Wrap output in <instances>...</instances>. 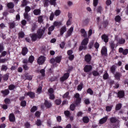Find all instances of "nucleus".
<instances>
[{
  "label": "nucleus",
  "instance_id": "57",
  "mask_svg": "<svg viewBox=\"0 0 128 128\" xmlns=\"http://www.w3.org/2000/svg\"><path fill=\"white\" fill-rule=\"evenodd\" d=\"M50 4L52 6H54L56 4V0H50Z\"/></svg>",
  "mask_w": 128,
  "mask_h": 128
},
{
  "label": "nucleus",
  "instance_id": "12",
  "mask_svg": "<svg viewBox=\"0 0 128 128\" xmlns=\"http://www.w3.org/2000/svg\"><path fill=\"white\" fill-rule=\"evenodd\" d=\"M24 96H28L31 98H34L35 96L34 93L33 92H28L26 93Z\"/></svg>",
  "mask_w": 128,
  "mask_h": 128
},
{
  "label": "nucleus",
  "instance_id": "27",
  "mask_svg": "<svg viewBox=\"0 0 128 128\" xmlns=\"http://www.w3.org/2000/svg\"><path fill=\"white\" fill-rule=\"evenodd\" d=\"M89 120H90V119L88 118L86 116L83 118V122L85 124H88V122Z\"/></svg>",
  "mask_w": 128,
  "mask_h": 128
},
{
  "label": "nucleus",
  "instance_id": "54",
  "mask_svg": "<svg viewBox=\"0 0 128 128\" xmlns=\"http://www.w3.org/2000/svg\"><path fill=\"white\" fill-rule=\"evenodd\" d=\"M54 13H51L50 16V20H54Z\"/></svg>",
  "mask_w": 128,
  "mask_h": 128
},
{
  "label": "nucleus",
  "instance_id": "3",
  "mask_svg": "<svg viewBox=\"0 0 128 128\" xmlns=\"http://www.w3.org/2000/svg\"><path fill=\"white\" fill-rule=\"evenodd\" d=\"M46 30V28H40L38 30L37 34H36L38 36V38H42V34H44V30Z\"/></svg>",
  "mask_w": 128,
  "mask_h": 128
},
{
  "label": "nucleus",
  "instance_id": "14",
  "mask_svg": "<svg viewBox=\"0 0 128 128\" xmlns=\"http://www.w3.org/2000/svg\"><path fill=\"white\" fill-rule=\"evenodd\" d=\"M102 39L104 42H108V36L106 34H104L102 36Z\"/></svg>",
  "mask_w": 128,
  "mask_h": 128
},
{
  "label": "nucleus",
  "instance_id": "32",
  "mask_svg": "<svg viewBox=\"0 0 128 128\" xmlns=\"http://www.w3.org/2000/svg\"><path fill=\"white\" fill-rule=\"evenodd\" d=\"M22 2L21 4L22 6H26L28 4V2H26V0H22Z\"/></svg>",
  "mask_w": 128,
  "mask_h": 128
},
{
  "label": "nucleus",
  "instance_id": "55",
  "mask_svg": "<svg viewBox=\"0 0 128 128\" xmlns=\"http://www.w3.org/2000/svg\"><path fill=\"white\" fill-rule=\"evenodd\" d=\"M4 80H8V74H6L4 76Z\"/></svg>",
  "mask_w": 128,
  "mask_h": 128
},
{
  "label": "nucleus",
  "instance_id": "51",
  "mask_svg": "<svg viewBox=\"0 0 128 128\" xmlns=\"http://www.w3.org/2000/svg\"><path fill=\"white\" fill-rule=\"evenodd\" d=\"M48 94H54V89L52 88H50L48 90Z\"/></svg>",
  "mask_w": 128,
  "mask_h": 128
},
{
  "label": "nucleus",
  "instance_id": "37",
  "mask_svg": "<svg viewBox=\"0 0 128 128\" xmlns=\"http://www.w3.org/2000/svg\"><path fill=\"white\" fill-rule=\"evenodd\" d=\"M34 60V56H30L28 59L29 62H32Z\"/></svg>",
  "mask_w": 128,
  "mask_h": 128
},
{
  "label": "nucleus",
  "instance_id": "63",
  "mask_svg": "<svg viewBox=\"0 0 128 128\" xmlns=\"http://www.w3.org/2000/svg\"><path fill=\"white\" fill-rule=\"evenodd\" d=\"M26 128H30V123L26 122L24 124Z\"/></svg>",
  "mask_w": 128,
  "mask_h": 128
},
{
  "label": "nucleus",
  "instance_id": "47",
  "mask_svg": "<svg viewBox=\"0 0 128 128\" xmlns=\"http://www.w3.org/2000/svg\"><path fill=\"white\" fill-rule=\"evenodd\" d=\"M35 116H36V118H40V112L37 111L35 113Z\"/></svg>",
  "mask_w": 128,
  "mask_h": 128
},
{
  "label": "nucleus",
  "instance_id": "43",
  "mask_svg": "<svg viewBox=\"0 0 128 128\" xmlns=\"http://www.w3.org/2000/svg\"><path fill=\"white\" fill-rule=\"evenodd\" d=\"M72 19H68L66 23V26H70L72 24Z\"/></svg>",
  "mask_w": 128,
  "mask_h": 128
},
{
  "label": "nucleus",
  "instance_id": "13",
  "mask_svg": "<svg viewBox=\"0 0 128 128\" xmlns=\"http://www.w3.org/2000/svg\"><path fill=\"white\" fill-rule=\"evenodd\" d=\"M118 46V43L116 44L114 41L111 42L110 43V48L112 50H114V48Z\"/></svg>",
  "mask_w": 128,
  "mask_h": 128
},
{
  "label": "nucleus",
  "instance_id": "60",
  "mask_svg": "<svg viewBox=\"0 0 128 128\" xmlns=\"http://www.w3.org/2000/svg\"><path fill=\"white\" fill-rule=\"evenodd\" d=\"M82 84H80L78 86V90L80 91L82 90Z\"/></svg>",
  "mask_w": 128,
  "mask_h": 128
},
{
  "label": "nucleus",
  "instance_id": "24",
  "mask_svg": "<svg viewBox=\"0 0 128 128\" xmlns=\"http://www.w3.org/2000/svg\"><path fill=\"white\" fill-rule=\"evenodd\" d=\"M2 94H4V96H8V94H10V91L8 90H2L1 92Z\"/></svg>",
  "mask_w": 128,
  "mask_h": 128
},
{
  "label": "nucleus",
  "instance_id": "40",
  "mask_svg": "<svg viewBox=\"0 0 128 128\" xmlns=\"http://www.w3.org/2000/svg\"><path fill=\"white\" fill-rule=\"evenodd\" d=\"M87 92L88 94H90L91 96L92 95V94H94V92L92 91V89H90V88H89L88 90H87Z\"/></svg>",
  "mask_w": 128,
  "mask_h": 128
},
{
  "label": "nucleus",
  "instance_id": "45",
  "mask_svg": "<svg viewBox=\"0 0 128 128\" xmlns=\"http://www.w3.org/2000/svg\"><path fill=\"white\" fill-rule=\"evenodd\" d=\"M110 120L111 122L114 124V122H116L118 120H116L114 118H110Z\"/></svg>",
  "mask_w": 128,
  "mask_h": 128
},
{
  "label": "nucleus",
  "instance_id": "30",
  "mask_svg": "<svg viewBox=\"0 0 128 128\" xmlns=\"http://www.w3.org/2000/svg\"><path fill=\"white\" fill-rule=\"evenodd\" d=\"M122 108V104H117L116 106V110H120Z\"/></svg>",
  "mask_w": 128,
  "mask_h": 128
},
{
  "label": "nucleus",
  "instance_id": "9",
  "mask_svg": "<svg viewBox=\"0 0 128 128\" xmlns=\"http://www.w3.org/2000/svg\"><path fill=\"white\" fill-rule=\"evenodd\" d=\"M90 70H92V66L88 65L86 66L84 68V72H88Z\"/></svg>",
  "mask_w": 128,
  "mask_h": 128
},
{
  "label": "nucleus",
  "instance_id": "59",
  "mask_svg": "<svg viewBox=\"0 0 128 128\" xmlns=\"http://www.w3.org/2000/svg\"><path fill=\"white\" fill-rule=\"evenodd\" d=\"M68 58H69L70 60H74V56L73 54L70 55L68 56Z\"/></svg>",
  "mask_w": 128,
  "mask_h": 128
},
{
  "label": "nucleus",
  "instance_id": "44",
  "mask_svg": "<svg viewBox=\"0 0 128 128\" xmlns=\"http://www.w3.org/2000/svg\"><path fill=\"white\" fill-rule=\"evenodd\" d=\"M36 126H40L42 124V121L40 120H38L36 121Z\"/></svg>",
  "mask_w": 128,
  "mask_h": 128
},
{
  "label": "nucleus",
  "instance_id": "26",
  "mask_svg": "<svg viewBox=\"0 0 128 128\" xmlns=\"http://www.w3.org/2000/svg\"><path fill=\"white\" fill-rule=\"evenodd\" d=\"M75 98L77 100V104L78 102H80V94H78V93H77L75 94Z\"/></svg>",
  "mask_w": 128,
  "mask_h": 128
},
{
  "label": "nucleus",
  "instance_id": "49",
  "mask_svg": "<svg viewBox=\"0 0 128 128\" xmlns=\"http://www.w3.org/2000/svg\"><path fill=\"white\" fill-rule=\"evenodd\" d=\"M103 78L104 80H108V73H105L104 74Z\"/></svg>",
  "mask_w": 128,
  "mask_h": 128
},
{
  "label": "nucleus",
  "instance_id": "50",
  "mask_svg": "<svg viewBox=\"0 0 128 128\" xmlns=\"http://www.w3.org/2000/svg\"><path fill=\"white\" fill-rule=\"evenodd\" d=\"M110 70H111L112 72L114 74V72L116 70V66H112L111 67Z\"/></svg>",
  "mask_w": 128,
  "mask_h": 128
},
{
  "label": "nucleus",
  "instance_id": "34",
  "mask_svg": "<svg viewBox=\"0 0 128 128\" xmlns=\"http://www.w3.org/2000/svg\"><path fill=\"white\" fill-rule=\"evenodd\" d=\"M74 5V2L72 1L68 0L67 2V6H72Z\"/></svg>",
  "mask_w": 128,
  "mask_h": 128
},
{
  "label": "nucleus",
  "instance_id": "17",
  "mask_svg": "<svg viewBox=\"0 0 128 128\" xmlns=\"http://www.w3.org/2000/svg\"><path fill=\"white\" fill-rule=\"evenodd\" d=\"M28 48H23L22 50V54H23V56H26L28 54Z\"/></svg>",
  "mask_w": 128,
  "mask_h": 128
},
{
  "label": "nucleus",
  "instance_id": "53",
  "mask_svg": "<svg viewBox=\"0 0 128 128\" xmlns=\"http://www.w3.org/2000/svg\"><path fill=\"white\" fill-rule=\"evenodd\" d=\"M42 86L39 87V88H38V90H37V92H36L37 94H40V92H42Z\"/></svg>",
  "mask_w": 128,
  "mask_h": 128
},
{
  "label": "nucleus",
  "instance_id": "25",
  "mask_svg": "<svg viewBox=\"0 0 128 128\" xmlns=\"http://www.w3.org/2000/svg\"><path fill=\"white\" fill-rule=\"evenodd\" d=\"M38 22L40 24H42V22H44V16H39L38 17Z\"/></svg>",
  "mask_w": 128,
  "mask_h": 128
},
{
  "label": "nucleus",
  "instance_id": "36",
  "mask_svg": "<svg viewBox=\"0 0 128 128\" xmlns=\"http://www.w3.org/2000/svg\"><path fill=\"white\" fill-rule=\"evenodd\" d=\"M120 16H116L115 18V20L118 22H120Z\"/></svg>",
  "mask_w": 128,
  "mask_h": 128
},
{
  "label": "nucleus",
  "instance_id": "52",
  "mask_svg": "<svg viewBox=\"0 0 128 128\" xmlns=\"http://www.w3.org/2000/svg\"><path fill=\"white\" fill-rule=\"evenodd\" d=\"M68 18L70 20H72V12H68Z\"/></svg>",
  "mask_w": 128,
  "mask_h": 128
},
{
  "label": "nucleus",
  "instance_id": "28",
  "mask_svg": "<svg viewBox=\"0 0 128 128\" xmlns=\"http://www.w3.org/2000/svg\"><path fill=\"white\" fill-rule=\"evenodd\" d=\"M7 6L9 8H12L14 6V5L12 4V2H9L7 4Z\"/></svg>",
  "mask_w": 128,
  "mask_h": 128
},
{
  "label": "nucleus",
  "instance_id": "7",
  "mask_svg": "<svg viewBox=\"0 0 128 128\" xmlns=\"http://www.w3.org/2000/svg\"><path fill=\"white\" fill-rule=\"evenodd\" d=\"M84 60L86 62H90L92 60V56L90 54H86L84 56Z\"/></svg>",
  "mask_w": 128,
  "mask_h": 128
},
{
  "label": "nucleus",
  "instance_id": "10",
  "mask_svg": "<svg viewBox=\"0 0 128 128\" xmlns=\"http://www.w3.org/2000/svg\"><path fill=\"white\" fill-rule=\"evenodd\" d=\"M80 32L82 36H84V38H86L88 34H86V30L84 29H81L80 30Z\"/></svg>",
  "mask_w": 128,
  "mask_h": 128
},
{
  "label": "nucleus",
  "instance_id": "64",
  "mask_svg": "<svg viewBox=\"0 0 128 128\" xmlns=\"http://www.w3.org/2000/svg\"><path fill=\"white\" fill-rule=\"evenodd\" d=\"M122 54H123L126 55L128 54V50L125 49L124 50Z\"/></svg>",
  "mask_w": 128,
  "mask_h": 128
},
{
  "label": "nucleus",
  "instance_id": "39",
  "mask_svg": "<svg viewBox=\"0 0 128 128\" xmlns=\"http://www.w3.org/2000/svg\"><path fill=\"white\" fill-rule=\"evenodd\" d=\"M60 10H56L54 12V15L58 16H60Z\"/></svg>",
  "mask_w": 128,
  "mask_h": 128
},
{
  "label": "nucleus",
  "instance_id": "56",
  "mask_svg": "<svg viewBox=\"0 0 128 128\" xmlns=\"http://www.w3.org/2000/svg\"><path fill=\"white\" fill-rule=\"evenodd\" d=\"M55 102L58 105H60V104H62V100H56Z\"/></svg>",
  "mask_w": 128,
  "mask_h": 128
},
{
  "label": "nucleus",
  "instance_id": "2",
  "mask_svg": "<svg viewBox=\"0 0 128 128\" xmlns=\"http://www.w3.org/2000/svg\"><path fill=\"white\" fill-rule=\"evenodd\" d=\"M61 60H62V57L60 56L56 57V58H52L50 60V62L52 64H56V62L58 64L60 62Z\"/></svg>",
  "mask_w": 128,
  "mask_h": 128
},
{
  "label": "nucleus",
  "instance_id": "42",
  "mask_svg": "<svg viewBox=\"0 0 128 128\" xmlns=\"http://www.w3.org/2000/svg\"><path fill=\"white\" fill-rule=\"evenodd\" d=\"M68 76H70V72H67L64 74V80H68Z\"/></svg>",
  "mask_w": 128,
  "mask_h": 128
},
{
  "label": "nucleus",
  "instance_id": "58",
  "mask_svg": "<svg viewBox=\"0 0 128 128\" xmlns=\"http://www.w3.org/2000/svg\"><path fill=\"white\" fill-rule=\"evenodd\" d=\"M22 106H26V101H22L21 102Z\"/></svg>",
  "mask_w": 128,
  "mask_h": 128
},
{
  "label": "nucleus",
  "instance_id": "62",
  "mask_svg": "<svg viewBox=\"0 0 128 128\" xmlns=\"http://www.w3.org/2000/svg\"><path fill=\"white\" fill-rule=\"evenodd\" d=\"M50 100H54V94H49Z\"/></svg>",
  "mask_w": 128,
  "mask_h": 128
},
{
  "label": "nucleus",
  "instance_id": "1",
  "mask_svg": "<svg viewBox=\"0 0 128 128\" xmlns=\"http://www.w3.org/2000/svg\"><path fill=\"white\" fill-rule=\"evenodd\" d=\"M88 44V38H84L82 42V45L79 48L80 50H82L86 49V45Z\"/></svg>",
  "mask_w": 128,
  "mask_h": 128
},
{
  "label": "nucleus",
  "instance_id": "22",
  "mask_svg": "<svg viewBox=\"0 0 128 128\" xmlns=\"http://www.w3.org/2000/svg\"><path fill=\"white\" fill-rule=\"evenodd\" d=\"M34 14L35 16H38L40 14V10L39 9L35 10L34 11Z\"/></svg>",
  "mask_w": 128,
  "mask_h": 128
},
{
  "label": "nucleus",
  "instance_id": "16",
  "mask_svg": "<svg viewBox=\"0 0 128 128\" xmlns=\"http://www.w3.org/2000/svg\"><path fill=\"white\" fill-rule=\"evenodd\" d=\"M118 96L120 98H122L123 96H124V91L118 92Z\"/></svg>",
  "mask_w": 128,
  "mask_h": 128
},
{
  "label": "nucleus",
  "instance_id": "19",
  "mask_svg": "<svg viewBox=\"0 0 128 128\" xmlns=\"http://www.w3.org/2000/svg\"><path fill=\"white\" fill-rule=\"evenodd\" d=\"M61 25H62V22H60L56 21L54 22V26H60Z\"/></svg>",
  "mask_w": 128,
  "mask_h": 128
},
{
  "label": "nucleus",
  "instance_id": "6",
  "mask_svg": "<svg viewBox=\"0 0 128 128\" xmlns=\"http://www.w3.org/2000/svg\"><path fill=\"white\" fill-rule=\"evenodd\" d=\"M72 32H74V27H71L67 32V33L66 35V38H68V36H72Z\"/></svg>",
  "mask_w": 128,
  "mask_h": 128
},
{
  "label": "nucleus",
  "instance_id": "18",
  "mask_svg": "<svg viewBox=\"0 0 128 128\" xmlns=\"http://www.w3.org/2000/svg\"><path fill=\"white\" fill-rule=\"evenodd\" d=\"M24 18L26 20H30V16H28V12H26L24 13Z\"/></svg>",
  "mask_w": 128,
  "mask_h": 128
},
{
  "label": "nucleus",
  "instance_id": "33",
  "mask_svg": "<svg viewBox=\"0 0 128 128\" xmlns=\"http://www.w3.org/2000/svg\"><path fill=\"white\" fill-rule=\"evenodd\" d=\"M48 2L49 0H44L43 4H44V6H48Z\"/></svg>",
  "mask_w": 128,
  "mask_h": 128
},
{
  "label": "nucleus",
  "instance_id": "11",
  "mask_svg": "<svg viewBox=\"0 0 128 128\" xmlns=\"http://www.w3.org/2000/svg\"><path fill=\"white\" fill-rule=\"evenodd\" d=\"M9 120L10 122H14L16 120V117L14 116V114H10L9 115Z\"/></svg>",
  "mask_w": 128,
  "mask_h": 128
},
{
  "label": "nucleus",
  "instance_id": "35",
  "mask_svg": "<svg viewBox=\"0 0 128 128\" xmlns=\"http://www.w3.org/2000/svg\"><path fill=\"white\" fill-rule=\"evenodd\" d=\"M18 36H19V38H22L24 37V32H19Z\"/></svg>",
  "mask_w": 128,
  "mask_h": 128
},
{
  "label": "nucleus",
  "instance_id": "23",
  "mask_svg": "<svg viewBox=\"0 0 128 128\" xmlns=\"http://www.w3.org/2000/svg\"><path fill=\"white\" fill-rule=\"evenodd\" d=\"M45 106H46V108H50V106H52V103L48 102V101L46 100L45 101Z\"/></svg>",
  "mask_w": 128,
  "mask_h": 128
},
{
  "label": "nucleus",
  "instance_id": "21",
  "mask_svg": "<svg viewBox=\"0 0 128 128\" xmlns=\"http://www.w3.org/2000/svg\"><path fill=\"white\" fill-rule=\"evenodd\" d=\"M126 42V40L121 38L119 39L118 44H124Z\"/></svg>",
  "mask_w": 128,
  "mask_h": 128
},
{
  "label": "nucleus",
  "instance_id": "8",
  "mask_svg": "<svg viewBox=\"0 0 128 128\" xmlns=\"http://www.w3.org/2000/svg\"><path fill=\"white\" fill-rule=\"evenodd\" d=\"M108 50L106 47H102L101 50V54L102 56H106Z\"/></svg>",
  "mask_w": 128,
  "mask_h": 128
},
{
  "label": "nucleus",
  "instance_id": "48",
  "mask_svg": "<svg viewBox=\"0 0 128 128\" xmlns=\"http://www.w3.org/2000/svg\"><path fill=\"white\" fill-rule=\"evenodd\" d=\"M64 114L66 116H70V111L66 110L64 112Z\"/></svg>",
  "mask_w": 128,
  "mask_h": 128
},
{
  "label": "nucleus",
  "instance_id": "38",
  "mask_svg": "<svg viewBox=\"0 0 128 128\" xmlns=\"http://www.w3.org/2000/svg\"><path fill=\"white\" fill-rule=\"evenodd\" d=\"M98 4V0H93V6H96Z\"/></svg>",
  "mask_w": 128,
  "mask_h": 128
},
{
  "label": "nucleus",
  "instance_id": "61",
  "mask_svg": "<svg viewBox=\"0 0 128 128\" xmlns=\"http://www.w3.org/2000/svg\"><path fill=\"white\" fill-rule=\"evenodd\" d=\"M112 106H107L106 107V112H110V110H112Z\"/></svg>",
  "mask_w": 128,
  "mask_h": 128
},
{
  "label": "nucleus",
  "instance_id": "4",
  "mask_svg": "<svg viewBox=\"0 0 128 128\" xmlns=\"http://www.w3.org/2000/svg\"><path fill=\"white\" fill-rule=\"evenodd\" d=\"M46 61V58L44 56H40L39 57L38 60V64H42L44 62Z\"/></svg>",
  "mask_w": 128,
  "mask_h": 128
},
{
  "label": "nucleus",
  "instance_id": "41",
  "mask_svg": "<svg viewBox=\"0 0 128 128\" xmlns=\"http://www.w3.org/2000/svg\"><path fill=\"white\" fill-rule=\"evenodd\" d=\"M74 108H76V105L74 104H72L70 106V110H74Z\"/></svg>",
  "mask_w": 128,
  "mask_h": 128
},
{
  "label": "nucleus",
  "instance_id": "5",
  "mask_svg": "<svg viewBox=\"0 0 128 128\" xmlns=\"http://www.w3.org/2000/svg\"><path fill=\"white\" fill-rule=\"evenodd\" d=\"M108 116H106L101 118L99 121V124H106V120H108Z\"/></svg>",
  "mask_w": 128,
  "mask_h": 128
},
{
  "label": "nucleus",
  "instance_id": "46",
  "mask_svg": "<svg viewBox=\"0 0 128 128\" xmlns=\"http://www.w3.org/2000/svg\"><path fill=\"white\" fill-rule=\"evenodd\" d=\"M30 10V7L27 6L25 8V12H28Z\"/></svg>",
  "mask_w": 128,
  "mask_h": 128
},
{
  "label": "nucleus",
  "instance_id": "20",
  "mask_svg": "<svg viewBox=\"0 0 128 128\" xmlns=\"http://www.w3.org/2000/svg\"><path fill=\"white\" fill-rule=\"evenodd\" d=\"M54 30V26H50L48 28L49 32H48V34H52V32H52Z\"/></svg>",
  "mask_w": 128,
  "mask_h": 128
},
{
  "label": "nucleus",
  "instance_id": "31",
  "mask_svg": "<svg viewBox=\"0 0 128 128\" xmlns=\"http://www.w3.org/2000/svg\"><path fill=\"white\" fill-rule=\"evenodd\" d=\"M38 110V107L36 106H34L30 110L31 112H34L36 110Z\"/></svg>",
  "mask_w": 128,
  "mask_h": 128
},
{
  "label": "nucleus",
  "instance_id": "15",
  "mask_svg": "<svg viewBox=\"0 0 128 128\" xmlns=\"http://www.w3.org/2000/svg\"><path fill=\"white\" fill-rule=\"evenodd\" d=\"M30 36L33 42H36V38H38V35L36 34H32Z\"/></svg>",
  "mask_w": 128,
  "mask_h": 128
},
{
  "label": "nucleus",
  "instance_id": "29",
  "mask_svg": "<svg viewBox=\"0 0 128 128\" xmlns=\"http://www.w3.org/2000/svg\"><path fill=\"white\" fill-rule=\"evenodd\" d=\"M114 76H115V78H116V80H120V76H122V75L120 73H116L115 74Z\"/></svg>",
  "mask_w": 128,
  "mask_h": 128
}]
</instances>
